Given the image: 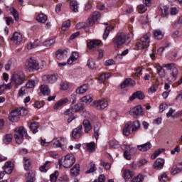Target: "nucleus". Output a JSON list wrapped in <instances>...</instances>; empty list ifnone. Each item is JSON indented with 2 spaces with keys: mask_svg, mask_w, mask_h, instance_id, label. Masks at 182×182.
<instances>
[{
  "mask_svg": "<svg viewBox=\"0 0 182 182\" xmlns=\"http://www.w3.org/2000/svg\"><path fill=\"white\" fill-rule=\"evenodd\" d=\"M163 68H166L167 70H169L170 77L168 78V80L174 82L178 75V70L176 67V65L174 63L163 64L162 67L160 65H157L156 68L160 77H164L166 76V70Z\"/></svg>",
  "mask_w": 182,
  "mask_h": 182,
  "instance_id": "1",
  "label": "nucleus"
},
{
  "mask_svg": "<svg viewBox=\"0 0 182 182\" xmlns=\"http://www.w3.org/2000/svg\"><path fill=\"white\" fill-rule=\"evenodd\" d=\"M132 36V34H128L127 36L124 33H118L116 37L112 40L115 50H118V49H120V46L124 45Z\"/></svg>",
  "mask_w": 182,
  "mask_h": 182,
  "instance_id": "2",
  "label": "nucleus"
},
{
  "mask_svg": "<svg viewBox=\"0 0 182 182\" xmlns=\"http://www.w3.org/2000/svg\"><path fill=\"white\" fill-rule=\"evenodd\" d=\"M75 161H76L75 155L69 154L59 160V164L60 166H63L65 168H70V167L75 164Z\"/></svg>",
  "mask_w": 182,
  "mask_h": 182,
  "instance_id": "3",
  "label": "nucleus"
},
{
  "mask_svg": "<svg viewBox=\"0 0 182 182\" xmlns=\"http://www.w3.org/2000/svg\"><path fill=\"white\" fill-rule=\"evenodd\" d=\"M14 137L16 140V143L17 144H22L23 142V136L28 137V133L26 132V129H25V127H17L14 129Z\"/></svg>",
  "mask_w": 182,
  "mask_h": 182,
  "instance_id": "4",
  "label": "nucleus"
},
{
  "mask_svg": "<svg viewBox=\"0 0 182 182\" xmlns=\"http://www.w3.org/2000/svg\"><path fill=\"white\" fill-rule=\"evenodd\" d=\"M11 80L14 85V87L18 89L25 82V75L22 72L15 73L11 77Z\"/></svg>",
  "mask_w": 182,
  "mask_h": 182,
  "instance_id": "5",
  "label": "nucleus"
},
{
  "mask_svg": "<svg viewBox=\"0 0 182 182\" xmlns=\"http://www.w3.org/2000/svg\"><path fill=\"white\" fill-rule=\"evenodd\" d=\"M26 68L27 70H39V69H42L41 66H39V63L33 58H30L26 63Z\"/></svg>",
  "mask_w": 182,
  "mask_h": 182,
  "instance_id": "6",
  "label": "nucleus"
},
{
  "mask_svg": "<svg viewBox=\"0 0 182 182\" xmlns=\"http://www.w3.org/2000/svg\"><path fill=\"white\" fill-rule=\"evenodd\" d=\"M107 101L106 100H99L97 101H94V107L97 110H103V109H106L108 106Z\"/></svg>",
  "mask_w": 182,
  "mask_h": 182,
  "instance_id": "7",
  "label": "nucleus"
},
{
  "mask_svg": "<svg viewBox=\"0 0 182 182\" xmlns=\"http://www.w3.org/2000/svg\"><path fill=\"white\" fill-rule=\"evenodd\" d=\"M101 15L99 11H95L91 16L88 18L89 26H93L99 19H100Z\"/></svg>",
  "mask_w": 182,
  "mask_h": 182,
  "instance_id": "8",
  "label": "nucleus"
},
{
  "mask_svg": "<svg viewBox=\"0 0 182 182\" xmlns=\"http://www.w3.org/2000/svg\"><path fill=\"white\" fill-rule=\"evenodd\" d=\"M72 136L73 139H80L83 136V126L79 125L72 131Z\"/></svg>",
  "mask_w": 182,
  "mask_h": 182,
  "instance_id": "9",
  "label": "nucleus"
},
{
  "mask_svg": "<svg viewBox=\"0 0 182 182\" xmlns=\"http://www.w3.org/2000/svg\"><path fill=\"white\" fill-rule=\"evenodd\" d=\"M150 33H147L146 35L141 38V44L144 49H146V48H149V46H150Z\"/></svg>",
  "mask_w": 182,
  "mask_h": 182,
  "instance_id": "10",
  "label": "nucleus"
},
{
  "mask_svg": "<svg viewBox=\"0 0 182 182\" xmlns=\"http://www.w3.org/2000/svg\"><path fill=\"white\" fill-rule=\"evenodd\" d=\"M21 117V115L19 114V112L18 111V108L14 109L11 112L9 119L10 122H18Z\"/></svg>",
  "mask_w": 182,
  "mask_h": 182,
  "instance_id": "11",
  "label": "nucleus"
},
{
  "mask_svg": "<svg viewBox=\"0 0 182 182\" xmlns=\"http://www.w3.org/2000/svg\"><path fill=\"white\" fill-rule=\"evenodd\" d=\"M40 92H38V95L40 96H50V89H49V87L46 85H43L39 87Z\"/></svg>",
  "mask_w": 182,
  "mask_h": 182,
  "instance_id": "12",
  "label": "nucleus"
},
{
  "mask_svg": "<svg viewBox=\"0 0 182 182\" xmlns=\"http://www.w3.org/2000/svg\"><path fill=\"white\" fill-rule=\"evenodd\" d=\"M66 139H65V138H61V142L60 141H59L58 139H53V141L51 142V144L53 146V147H60V149H62V150H65V144H62V143H65Z\"/></svg>",
  "mask_w": 182,
  "mask_h": 182,
  "instance_id": "13",
  "label": "nucleus"
},
{
  "mask_svg": "<svg viewBox=\"0 0 182 182\" xmlns=\"http://www.w3.org/2000/svg\"><path fill=\"white\" fill-rule=\"evenodd\" d=\"M130 113L133 116H143V109L141 108V106L137 105L130 110Z\"/></svg>",
  "mask_w": 182,
  "mask_h": 182,
  "instance_id": "14",
  "label": "nucleus"
},
{
  "mask_svg": "<svg viewBox=\"0 0 182 182\" xmlns=\"http://www.w3.org/2000/svg\"><path fill=\"white\" fill-rule=\"evenodd\" d=\"M3 169L6 174H12V171H14V164H12V161L6 162Z\"/></svg>",
  "mask_w": 182,
  "mask_h": 182,
  "instance_id": "15",
  "label": "nucleus"
},
{
  "mask_svg": "<svg viewBox=\"0 0 182 182\" xmlns=\"http://www.w3.org/2000/svg\"><path fill=\"white\" fill-rule=\"evenodd\" d=\"M43 80L46 83H55L58 80V77L55 75H48L43 76Z\"/></svg>",
  "mask_w": 182,
  "mask_h": 182,
  "instance_id": "16",
  "label": "nucleus"
},
{
  "mask_svg": "<svg viewBox=\"0 0 182 182\" xmlns=\"http://www.w3.org/2000/svg\"><path fill=\"white\" fill-rule=\"evenodd\" d=\"M144 93L141 91H136V92L133 93L132 95L129 97V100L132 101L134 99H139V100H143L144 99Z\"/></svg>",
  "mask_w": 182,
  "mask_h": 182,
  "instance_id": "17",
  "label": "nucleus"
},
{
  "mask_svg": "<svg viewBox=\"0 0 182 182\" xmlns=\"http://www.w3.org/2000/svg\"><path fill=\"white\" fill-rule=\"evenodd\" d=\"M136 82L130 78H127L122 84H121L122 89H126L130 86H135Z\"/></svg>",
  "mask_w": 182,
  "mask_h": 182,
  "instance_id": "18",
  "label": "nucleus"
},
{
  "mask_svg": "<svg viewBox=\"0 0 182 182\" xmlns=\"http://www.w3.org/2000/svg\"><path fill=\"white\" fill-rule=\"evenodd\" d=\"M100 129H102V124L97 122L96 124L94 125V137L96 140H97L99 136H100Z\"/></svg>",
  "mask_w": 182,
  "mask_h": 182,
  "instance_id": "19",
  "label": "nucleus"
},
{
  "mask_svg": "<svg viewBox=\"0 0 182 182\" xmlns=\"http://www.w3.org/2000/svg\"><path fill=\"white\" fill-rule=\"evenodd\" d=\"M10 40L18 45V43H21V42H22V35L18 32H15Z\"/></svg>",
  "mask_w": 182,
  "mask_h": 182,
  "instance_id": "20",
  "label": "nucleus"
},
{
  "mask_svg": "<svg viewBox=\"0 0 182 182\" xmlns=\"http://www.w3.org/2000/svg\"><path fill=\"white\" fill-rule=\"evenodd\" d=\"M164 167V159L159 158L156 160L154 164V168L155 170H160Z\"/></svg>",
  "mask_w": 182,
  "mask_h": 182,
  "instance_id": "21",
  "label": "nucleus"
},
{
  "mask_svg": "<svg viewBox=\"0 0 182 182\" xmlns=\"http://www.w3.org/2000/svg\"><path fill=\"white\" fill-rule=\"evenodd\" d=\"M80 173V165L75 164L71 169H70V175L72 177H77L78 174Z\"/></svg>",
  "mask_w": 182,
  "mask_h": 182,
  "instance_id": "22",
  "label": "nucleus"
},
{
  "mask_svg": "<svg viewBox=\"0 0 182 182\" xmlns=\"http://www.w3.org/2000/svg\"><path fill=\"white\" fill-rule=\"evenodd\" d=\"M89 90V84H84L77 88L76 93L77 95H83V93H86Z\"/></svg>",
  "mask_w": 182,
  "mask_h": 182,
  "instance_id": "23",
  "label": "nucleus"
},
{
  "mask_svg": "<svg viewBox=\"0 0 182 182\" xmlns=\"http://www.w3.org/2000/svg\"><path fill=\"white\" fill-rule=\"evenodd\" d=\"M137 149L140 151H147L151 149V144L150 142H146L141 145H138Z\"/></svg>",
  "mask_w": 182,
  "mask_h": 182,
  "instance_id": "24",
  "label": "nucleus"
},
{
  "mask_svg": "<svg viewBox=\"0 0 182 182\" xmlns=\"http://www.w3.org/2000/svg\"><path fill=\"white\" fill-rule=\"evenodd\" d=\"M132 133V122L127 123L123 128V134L124 136H129Z\"/></svg>",
  "mask_w": 182,
  "mask_h": 182,
  "instance_id": "25",
  "label": "nucleus"
},
{
  "mask_svg": "<svg viewBox=\"0 0 182 182\" xmlns=\"http://www.w3.org/2000/svg\"><path fill=\"white\" fill-rule=\"evenodd\" d=\"M178 166H173L171 170V174H173V175H176L178 173H181L182 171V162L179 163L178 164Z\"/></svg>",
  "mask_w": 182,
  "mask_h": 182,
  "instance_id": "26",
  "label": "nucleus"
},
{
  "mask_svg": "<svg viewBox=\"0 0 182 182\" xmlns=\"http://www.w3.org/2000/svg\"><path fill=\"white\" fill-rule=\"evenodd\" d=\"M68 102H69V100L68 98L61 99L55 104L53 109H55V110H58L59 107H60L61 106H63V105H66Z\"/></svg>",
  "mask_w": 182,
  "mask_h": 182,
  "instance_id": "27",
  "label": "nucleus"
},
{
  "mask_svg": "<svg viewBox=\"0 0 182 182\" xmlns=\"http://www.w3.org/2000/svg\"><path fill=\"white\" fill-rule=\"evenodd\" d=\"M82 124L85 129V133H89V132H90V130L92 129V124H90V121H89V119H85Z\"/></svg>",
  "mask_w": 182,
  "mask_h": 182,
  "instance_id": "28",
  "label": "nucleus"
},
{
  "mask_svg": "<svg viewBox=\"0 0 182 182\" xmlns=\"http://www.w3.org/2000/svg\"><path fill=\"white\" fill-rule=\"evenodd\" d=\"M100 43H102V41H100V40H92L87 43V48L88 49H93V48L99 46Z\"/></svg>",
  "mask_w": 182,
  "mask_h": 182,
  "instance_id": "29",
  "label": "nucleus"
},
{
  "mask_svg": "<svg viewBox=\"0 0 182 182\" xmlns=\"http://www.w3.org/2000/svg\"><path fill=\"white\" fill-rule=\"evenodd\" d=\"M55 57L58 60H63L66 58V54H65V51L59 49L55 53Z\"/></svg>",
  "mask_w": 182,
  "mask_h": 182,
  "instance_id": "30",
  "label": "nucleus"
},
{
  "mask_svg": "<svg viewBox=\"0 0 182 182\" xmlns=\"http://www.w3.org/2000/svg\"><path fill=\"white\" fill-rule=\"evenodd\" d=\"M39 122H32L31 124H30V129L32 131V133H33V134L38 133V129H39Z\"/></svg>",
  "mask_w": 182,
  "mask_h": 182,
  "instance_id": "31",
  "label": "nucleus"
},
{
  "mask_svg": "<svg viewBox=\"0 0 182 182\" xmlns=\"http://www.w3.org/2000/svg\"><path fill=\"white\" fill-rule=\"evenodd\" d=\"M70 6L73 12H79V6H77V1L76 0H73L70 2Z\"/></svg>",
  "mask_w": 182,
  "mask_h": 182,
  "instance_id": "32",
  "label": "nucleus"
},
{
  "mask_svg": "<svg viewBox=\"0 0 182 182\" xmlns=\"http://www.w3.org/2000/svg\"><path fill=\"white\" fill-rule=\"evenodd\" d=\"M78 58V54L77 52H73L70 58L68 60V65H72L76 59Z\"/></svg>",
  "mask_w": 182,
  "mask_h": 182,
  "instance_id": "33",
  "label": "nucleus"
},
{
  "mask_svg": "<svg viewBox=\"0 0 182 182\" xmlns=\"http://www.w3.org/2000/svg\"><path fill=\"white\" fill-rule=\"evenodd\" d=\"M38 22H41V23H45L46 21H48V16L44 14H39L36 18Z\"/></svg>",
  "mask_w": 182,
  "mask_h": 182,
  "instance_id": "34",
  "label": "nucleus"
},
{
  "mask_svg": "<svg viewBox=\"0 0 182 182\" xmlns=\"http://www.w3.org/2000/svg\"><path fill=\"white\" fill-rule=\"evenodd\" d=\"M73 113H77V112H80V110H83V104L77 103V105H74L73 107Z\"/></svg>",
  "mask_w": 182,
  "mask_h": 182,
  "instance_id": "35",
  "label": "nucleus"
},
{
  "mask_svg": "<svg viewBox=\"0 0 182 182\" xmlns=\"http://www.w3.org/2000/svg\"><path fill=\"white\" fill-rule=\"evenodd\" d=\"M139 129H140V122H139V120H136L133 122V124L132 125V133L137 132Z\"/></svg>",
  "mask_w": 182,
  "mask_h": 182,
  "instance_id": "36",
  "label": "nucleus"
},
{
  "mask_svg": "<svg viewBox=\"0 0 182 182\" xmlns=\"http://www.w3.org/2000/svg\"><path fill=\"white\" fill-rule=\"evenodd\" d=\"M110 77V73H104L99 77V80L101 82V83H103L105 80H107V79H109Z\"/></svg>",
  "mask_w": 182,
  "mask_h": 182,
  "instance_id": "37",
  "label": "nucleus"
},
{
  "mask_svg": "<svg viewBox=\"0 0 182 182\" xmlns=\"http://www.w3.org/2000/svg\"><path fill=\"white\" fill-rule=\"evenodd\" d=\"M154 36L155 39H157L158 41H160L163 39V38H164L163 33H161V31H160L159 30L154 31Z\"/></svg>",
  "mask_w": 182,
  "mask_h": 182,
  "instance_id": "38",
  "label": "nucleus"
},
{
  "mask_svg": "<svg viewBox=\"0 0 182 182\" xmlns=\"http://www.w3.org/2000/svg\"><path fill=\"white\" fill-rule=\"evenodd\" d=\"M124 178L127 180L129 178H132L133 177V172L130 170H124L123 173Z\"/></svg>",
  "mask_w": 182,
  "mask_h": 182,
  "instance_id": "39",
  "label": "nucleus"
},
{
  "mask_svg": "<svg viewBox=\"0 0 182 182\" xmlns=\"http://www.w3.org/2000/svg\"><path fill=\"white\" fill-rule=\"evenodd\" d=\"M12 139H13L12 134H8L4 136L3 141L4 144H9V143L12 141Z\"/></svg>",
  "mask_w": 182,
  "mask_h": 182,
  "instance_id": "40",
  "label": "nucleus"
},
{
  "mask_svg": "<svg viewBox=\"0 0 182 182\" xmlns=\"http://www.w3.org/2000/svg\"><path fill=\"white\" fill-rule=\"evenodd\" d=\"M87 150L90 151V153H92V151H95V148L96 147V144L95 142H90L86 144Z\"/></svg>",
  "mask_w": 182,
  "mask_h": 182,
  "instance_id": "41",
  "label": "nucleus"
},
{
  "mask_svg": "<svg viewBox=\"0 0 182 182\" xmlns=\"http://www.w3.org/2000/svg\"><path fill=\"white\" fill-rule=\"evenodd\" d=\"M161 15L163 18H166L167 15H168V7L167 6H163L161 7Z\"/></svg>",
  "mask_w": 182,
  "mask_h": 182,
  "instance_id": "42",
  "label": "nucleus"
},
{
  "mask_svg": "<svg viewBox=\"0 0 182 182\" xmlns=\"http://www.w3.org/2000/svg\"><path fill=\"white\" fill-rule=\"evenodd\" d=\"M34 178H35V174L31 172L26 173V182H33Z\"/></svg>",
  "mask_w": 182,
  "mask_h": 182,
  "instance_id": "43",
  "label": "nucleus"
},
{
  "mask_svg": "<svg viewBox=\"0 0 182 182\" xmlns=\"http://www.w3.org/2000/svg\"><path fill=\"white\" fill-rule=\"evenodd\" d=\"M76 28L77 29H83V28H85V32H89V28H87L86 27V23H85V22L78 23L76 25Z\"/></svg>",
  "mask_w": 182,
  "mask_h": 182,
  "instance_id": "44",
  "label": "nucleus"
},
{
  "mask_svg": "<svg viewBox=\"0 0 182 182\" xmlns=\"http://www.w3.org/2000/svg\"><path fill=\"white\" fill-rule=\"evenodd\" d=\"M17 110L18 111L20 116H26V114H28V109L23 107L17 108Z\"/></svg>",
  "mask_w": 182,
  "mask_h": 182,
  "instance_id": "45",
  "label": "nucleus"
},
{
  "mask_svg": "<svg viewBox=\"0 0 182 182\" xmlns=\"http://www.w3.org/2000/svg\"><path fill=\"white\" fill-rule=\"evenodd\" d=\"M23 163L25 170H29V168L31 167V161H29V159L27 157L23 158Z\"/></svg>",
  "mask_w": 182,
  "mask_h": 182,
  "instance_id": "46",
  "label": "nucleus"
},
{
  "mask_svg": "<svg viewBox=\"0 0 182 182\" xmlns=\"http://www.w3.org/2000/svg\"><path fill=\"white\" fill-rule=\"evenodd\" d=\"M59 176V172L58 171H55V173H52L50 176V180L51 182H55L58 180V177Z\"/></svg>",
  "mask_w": 182,
  "mask_h": 182,
  "instance_id": "47",
  "label": "nucleus"
},
{
  "mask_svg": "<svg viewBox=\"0 0 182 182\" xmlns=\"http://www.w3.org/2000/svg\"><path fill=\"white\" fill-rule=\"evenodd\" d=\"M70 27V20H68L62 24V31H68V29H69Z\"/></svg>",
  "mask_w": 182,
  "mask_h": 182,
  "instance_id": "48",
  "label": "nucleus"
},
{
  "mask_svg": "<svg viewBox=\"0 0 182 182\" xmlns=\"http://www.w3.org/2000/svg\"><path fill=\"white\" fill-rule=\"evenodd\" d=\"M95 65L96 64L93 61V59L90 58L87 60V66L89 68V69H95L96 68Z\"/></svg>",
  "mask_w": 182,
  "mask_h": 182,
  "instance_id": "49",
  "label": "nucleus"
},
{
  "mask_svg": "<svg viewBox=\"0 0 182 182\" xmlns=\"http://www.w3.org/2000/svg\"><path fill=\"white\" fill-rule=\"evenodd\" d=\"M50 161H46V163L39 168L40 171H41L42 173H46V171H48V168H46V166H48V164H50Z\"/></svg>",
  "mask_w": 182,
  "mask_h": 182,
  "instance_id": "50",
  "label": "nucleus"
},
{
  "mask_svg": "<svg viewBox=\"0 0 182 182\" xmlns=\"http://www.w3.org/2000/svg\"><path fill=\"white\" fill-rule=\"evenodd\" d=\"M143 180H144L143 175L139 174L136 177L132 178L131 182H143Z\"/></svg>",
  "mask_w": 182,
  "mask_h": 182,
  "instance_id": "51",
  "label": "nucleus"
},
{
  "mask_svg": "<svg viewBox=\"0 0 182 182\" xmlns=\"http://www.w3.org/2000/svg\"><path fill=\"white\" fill-rule=\"evenodd\" d=\"M26 89H32L35 87V80H29L28 82L26 84Z\"/></svg>",
  "mask_w": 182,
  "mask_h": 182,
  "instance_id": "52",
  "label": "nucleus"
},
{
  "mask_svg": "<svg viewBox=\"0 0 182 182\" xmlns=\"http://www.w3.org/2000/svg\"><path fill=\"white\" fill-rule=\"evenodd\" d=\"M93 100L92 95H86L82 98V101L85 103H90Z\"/></svg>",
  "mask_w": 182,
  "mask_h": 182,
  "instance_id": "53",
  "label": "nucleus"
},
{
  "mask_svg": "<svg viewBox=\"0 0 182 182\" xmlns=\"http://www.w3.org/2000/svg\"><path fill=\"white\" fill-rule=\"evenodd\" d=\"M110 29H112L110 26L106 27L103 34V39H107L109 34L110 33Z\"/></svg>",
  "mask_w": 182,
  "mask_h": 182,
  "instance_id": "54",
  "label": "nucleus"
},
{
  "mask_svg": "<svg viewBox=\"0 0 182 182\" xmlns=\"http://www.w3.org/2000/svg\"><path fill=\"white\" fill-rule=\"evenodd\" d=\"M147 11V7L144 4H140L138 6V11L139 14H144Z\"/></svg>",
  "mask_w": 182,
  "mask_h": 182,
  "instance_id": "55",
  "label": "nucleus"
},
{
  "mask_svg": "<svg viewBox=\"0 0 182 182\" xmlns=\"http://www.w3.org/2000/svg\"><path fill=\"white\" fill-rule=\"evenodd\" d=\"M109 144L111 147H113V149H118L119 147V142L116 140L109 141Z\"/></svg>",
  "mask_w": 182,
  "mask_h": 182,
  "instance_id": "56",
  "label": "nucleus"
},
{
  "mask_svg": "<svg viewBox=\"0 0 182 182\" xmlns=\"http://www.w3.org/2000/svg\"><path fill=\"white\" fill-rule=\"evenodd\" d=\"M55 38H51L48 41H46L43 43L44 46H52L55 43Z\"/></svg>",
  "mask_w": 182,
  "mask_h": 182,
  "instance_id": "57",
  "label": "nucleus"
},
{
  "mask_svg": "<svg viewBox=\"0 0 182 182\" xmlns=\"http://www.w3.org/2000/svg\"><path fill=\"white\" fill-rule=\"evenodd\" d=\"M64 115H65V116H68L69 117H75V116L73 115V108H70V109H67V110L64 112Z\"/></svg>",
  "mask_w": 182,
  "mask_h": 182,
  "instance_id": "58",
  "label": "nucleus"
},
{
  "mask_svg": "<svg viewBox=\"0 0 182 182\" xmlns=\"http://www.w3.org/2000/svg\"><path fill=\"white\" fill-rule=\"evenodd\" d=\"M166 109H168V105L166 103H162L159 105V112L161 113H163Z\"/></svg>",
  "mask_w": 182,
  "mask_h": 182,
  "instance_id": "59",
  "label": "nucleus"
},
{
  "mask_svg": "<svg viewBox=\"0 0 182 182\" xmlns=\"http://www.w3.org/2000/svg\"><path fill=\"white\" fill-rule=\"evenodd\" d=\"M25 95H26V87H22L18 91V96L22 97L23 96H25Z\"/></svg>",
  "mask_w": 182,
  "mask_h": 182,
  "instance_id": "60",
  "label": "nucleus"
},
{
  "mask_svg": "<svg viewBox=\"0 0 182 182\" xmlns=\"http://www.w3.org/2000/svg\"><path fill=\"white\" fill-rule=\"evenodd\" d=\"M44 105H45V102L43 101H36L34 104V106L37 109H41V107H43Z\"/></svg>",
  "mask_w": 182,
  "mask_h": 182,
  "instance_id": "61",
  "label": "nucleus"
},
{
  "mask_svg": "<svg viewBox=\"0 0 182 182\" xmlns=\"http://www.w3.org/2000/svg\"><path fill=\"white\" fill-rule=\"evenodd\" d=\"M39 46V43L38 42H35L33 43H30L27 46V48L31 50V49H35V48H38Z\"/></svg>",
  "mask_w": 182,
  "mask_h": 182,
  "instance_id": "62",
  "label": "nucleus"
},
{
  "mask_svg": "<svg viewBox=\"0 0 182 182\" xmlns=\"http://www.w3.org/2000/svg\"><path fill=\"white\" fill-rule=\"evenodd\" d=\"M11 14L16 21L19 20V16L18 15V11H16V9L13 8L11 10Z\"/></svg>",
  "mask_w": 182,
  "mask_h": 182,
  "instance_id": "63",
  "label": "nucleus"
},
{
  "mask_svg": "<svg viewBox=\"0 0 182 182\" xmlns=\"http://www.w3.org/2000/svg\"><path fill=\"white\" fill-rule=\"evenodd\" d=\"M162 151H164V149H159L157 151H155V152L154 153V154L151 156V159H156L157 157V156H160V154H161Z\"/></svg>",
  "mask_w": 182,
  "mask_h": 182,
  "instance_id": "64",
  "label": "nucleus"
}]
</instances>
